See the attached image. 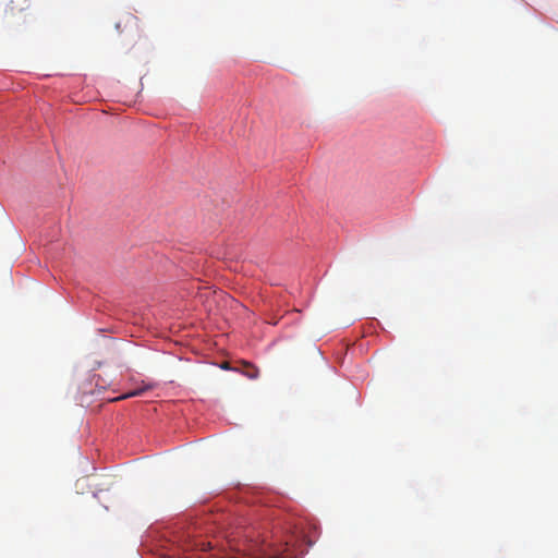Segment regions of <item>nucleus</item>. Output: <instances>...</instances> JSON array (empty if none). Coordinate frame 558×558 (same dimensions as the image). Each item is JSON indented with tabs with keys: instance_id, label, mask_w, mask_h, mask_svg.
Returning a JSON list of instances; mask_svg holds the SVG:
<instances>
[{
	"instance_id": "nucleus-1",
	"label": "nucleus",
	"mask_w": 558,
	"mask_h": 558,
	"mask_svg": "<svg viewBox=\"0 0 558 558\" xmlns=\"http://www.w3.org/2000/svg\"><path fill=\"white\" fill-rule=\"evenodd\" d=\"M141 393L140 390H135L133 392H130V393H126V395H123V396H120L118 398H116L114 400H122V399H126V398H130V397H134V396H138Z\"/></svg>"
},
{
	"instance_id": "nucleus-2",
	"label": "nucleus",
	"mask_w": 558,
	"mask_h": 558,
	"mask_svg": "<svg viewBox=\"0 0 558 558\" xmlns=\"http://www.w3.org/2000/svg\"><path fill=\"white\" fill-rule=\"evenodd\" d=\"M251 368H252V372H247V373H246V375H247L250 378H256V376H257V371H256L254 367H252V366H251Z\"/></svg>"
},
{
	"instance_id": "nucleus-3",
	"label": "nucleus",
	"mask_w": 558,
	"mask_h": 558,
	"mask_svg": "<svg viewBox=\"0 0 558 558\" xmlns=\"http://www.w3.org/2000/svg\"><path fill=\"white\" fill-rule=\"evenodd\" d=\"M222 368L228 369V368H229L228 363H225V364L222 365Z\"/></svg>"
}]
</instances>
